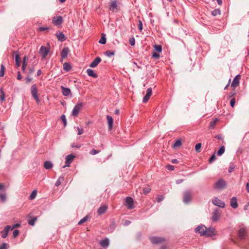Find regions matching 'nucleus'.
Returning a JSON list of instances; mask_svg holds the SVG:
<instances>
[{
	"label": "nucleus",
	"mask_w": 249,
	"mask_h": 249,
	"mask_svg": "<svg viewBox=\"0 0 249 249\" xmlns=\"http://www.w3.org/2000/svg\"><path fill=\"white\" fill-rule=\"evenodd\" d=\"M191 194L190 192L186 191L183 194V201L184 203H188L191 200Z\"/></svg>",
	"instance_id": "obj_8"
},
{
	"label": "nucleus",
	"mask_w": 249,
	"mask_h": 249,
	"mask_svg": "<svg viewBox=\"0 0 249 249\" xmlns=\"http://www.w3.org/2000/svg\"><path fill=\"white\" fill-rule=\"evenodd\" d=\"M35 71V68L34 67H30L29 69V74H31Z\"/></svg>",
	"instance_id": "obj_60"
},
{
	"label": "nucleus",
	"mask_w": 249,
	"mask_h": 249,
	"mask_svg": "<svg viewBox=\"0 0 249 249\" xmlns=\"http://www.w3.org/2000/svg\"><path fill=\"white\" fill-rule=\"evenodd\" d=\"M5 67L3 64H1L0 65V77H3L5 71Z\"/></svg>",
	"instance_id": "obj_32"
},
{
	"label": "nucleus",
	"mask_w": 249,
	"mask_h": 249,
	"mask_svg": "<svg viewBox=\"0 0 249 249\" xmlns=\"http://www.w3.org/2000/svg\"><path fill=\"white\" fill-rule=\"evenodd\" d=\"M89 219V216L88 215H86L83 218H82L78 223V225H80L86 222Z\"/></svg>",
	"instance_id": "obj_30"
},
{
	"label": "nucleus",
	"mask_w": 249,
	"mask_h": 249,
	"mask_svg": "<svg viewBox=\"0 0 249 249\" xmlns=\"http://www.w3.org/2000/svg\"><path fill=\"white\" fill-rule=\"evenodd\" d=\"M150 189L149 187L144 188L143 190V194H145V195L149 193L150 192Z\"/></svg>",
	"instance_id": "obj_54"
},
{
	"label": "nucleus",
	"mask_w": 249,
	"mask_h": 249,
	"mask_svg": "<svg viewBox=\"0 0 249 249\" xmlns=\"http://www.w3.org/2000/svg\"><path fill=\"white\" fill-rule=\"evenodd\" d=\"M27 60H28V58L27 57V56H25L23 58L22 66L26 67L27 65Z\"/></svg>",
	"instance_id": "obj_47"
},
{
	"label": "nucleus",
	"mask_w": 249,
	"mask_h": 249,
	"mask_svg": "<svg viewBox=\"0 0 249 249\" xmlns=\"http://www.w3.org/2000/svg\"><path fill=\"white\" fill-rule=\"evenodd\" d=\"M118 3L117 0H111L109 3V9L114 11L117 8Z\"/></svg>",
	"instance_id": "obj_20"
},
{
	"label": "nucleus",
	"mask_w": 249,
	"mask_h": 249,
	"mask_svg": "<svg viewBox=\"0 0 249 249\" xmlns=\"http://www.w3.org/2000/svg\"><path fill=\"white\" fill-rule=\"evenodd\" d=\"M221 14V11L219 9H215L212 12V15L213 16L220 15Z\"/></svg>",
	"instance_id": "obj_34"
},
{
	"label": "nucleus",
	"mask_w": 249,
	"mask_h": 249,
	"mask_svg": "<svg viewBox=\"0 0 249 249\" xmlns=\"http://www.w3.org/2000/svg\"><path fill=\"white\" fill-rule=\"evenodd\" d=\"M138 28L141 31L142 30V23L141 20L139 21Z\"/></svg>",
	"instance_id": "obj_58"
},
{
	"label": "nucleus",
	"mask_w": 249,
	"mask_h": 249,
	"mask_svg": "<svg viewBox=\"0 0 249 249\" xmlns=\"http://www.w3.org/2000/svg\"><path fill=\"white\" fill-rule=\"evenodd\" d=\"M154 49L155 51L160 53L162 51V48L160 45H156L154 46Z\"/></svg>",
	"instance_id": "obj_39"
},
{
	"label": "nucleus",
	"mask_w": 249,
	"mask_h": 249,
	"mask_svg": "<svg viewBox=\"0 0 249 249\" xmlns=\"http://www.w3.org/2000/svg\"><path fill=\"white\" fill-rule=\"evenodd\" d=\"M182 144L181 141H176L175 143L172 145L173 148H176L179 147Z\"/></svg>",
	"instance_id": "obj_37"
},
{
	"label": "nucleus",
	"mask_w": 249,
	"mask_h": 249,
	"mask_svg": "<svg viewBox=\"0 0 249 249\" xmlns=\"http://www.w3.org/2000/svg\"><path fill=\"white\" fill-rule=\"evenodd\" d=\"M75 156L72 154H70L66 157V165L63 166V168L66 167H69L70 164L72 162Z\"/></svg>",
	"instance_id": "obj_3"
},
{
	"label": "nucleus",
	"mask_w": 249,
	"mask_h": 249,
	"mask_svg": "<svg viewBox=\"0 0 249 249\" xmlns=\"http://www.w3.org/2000/svg\"><path fill=\"white\" fill-rule=\"evenodd\" d=\"M125 202L129 209H131L133 208V200L131 197H126L125 199Z\"/></svg>",
	"instance_id": "obj_15"
},
{
	"label": "nucleus",
	"mask_w": 249,
	"mask_h": 249,
	"mask_svg": "<svg viewBox=\"0 0 249 249\" xmlns=\"http://www.w3.org/2000/svg\"><path fill=\"white\" fill-rule=\"evenodd\" d=\"M86 72L88 75L90 77L93 78H97L98 77L97 74L92 69H88L87 70Z\"/></svg>",
	"instance_id": "obj_24"
},
{
	"label": "nucleus",
	"mask_w": 249,
	"mask_h": 249,
	"mask_svg": "<svg viewBox=\"0 0 249 249\" xmlns=\"http://www.w3.org/2000/svg\"><path fill=\"white\" fill-rule=\"evenodd\" d=\"M0 199L2 202H4L6 200V194H0Z\"/></svg>",
	"instance_id": "obj_38"
},
{
	"label": "nucleus",
	"mask_w": 249,
	"mask_h": 249,
	"mask_svg": "<svg viewBox=\"0 0 249 249\" xmlns=\"http://www.w3.org/2000/svg\"><path fill=\"white\" fill-rule=\"evenodd\" d=\"M152 94V89L149 88L147 89L146 95L143 97L142 99L143 103H146L149 99Z\"/></svg>",
	"instance_id": "obj_11"
},
{
	"label": "nucleus",
	"mask_w": 249,
	"mask_h": 249,
	"mask_svg": "<svg viewBox=\"0 0 249 249\" xmlns=\"http://www.w3.org/2000/svg\"><path fill=\"white\" fill-rule=\"evenodd\" d=\"M36 220H37V217H34L33 218H32V219L29 220L28 221V223L30 225L34 226L35 225V223Z\"/></svg>",
	"instance_id": "obj_40"
},
{
	"label": "nucleus",
	"mask_w": 249,
	"mask_h": 249,
	"mask_svg": "<svg viewBox=\"0 0 249 249\" xmlns=\"http://www.w3.org/2000/svg\"><path fill=\"white\" fill-rule=\"evenodd\" d=\"M216 138L218 140H222L224 139V137L223 136H222V135L221 134H219L218 135H217Z\"/></svg>",
	"instance_id": "obj_63"
},
{
	"label": "nucleus",
	"mask_w": 249,
	"mask_h": 249,
	"mask_svg": "<svg viewBox=\"0 0 249 249\" xmlns=\"http://www.w3.org/2000/svg\"><path fill=\"white\" fill-rule=\"evenodd\" d=\"M81 145L78 142H73L71 144V146L72 148H79Z\"/></svg>",
	"instance_id": "obj_42"
},
{
	"label": "nucleus",
	"mask_w": 249,
	"mask_h": 249,
	"mask_svg": "<svg viewBox=\"0 0 249 249\" xmlns=\"http://www.w3.org/2000/svg\"><path fill=\"white\" fill-rule=\"evenodd\" d=\"M31 91L33 98L36 100V102L38 103L40 100L37 95V89L36 85H33L31 87Z\"/></svg>",
	"instance_id": "obj_1"
},
{
	"label": "nucleus",
	"mask_w": 249,
	"mask_h": 249,
	"mask_svg": "<svg viewBox=\"0 0 249 249\" xmlns=\"http://www.w3.org/2000/svg\"><path fill=\"white\" fill-rule=\"evenodd\" d=\"M70 50L68 47L64 48L60 53L61 58L62 59H65L66 58Z\"/></svg>",
	"instance_id": "obj_18"
},
{
	"label": "nucleus",
	"mask_w": 249,
	"mask_h": 249,
	"mask_svg": "<svg viewBox=\"0 0 249 249\" xmlns=\"http://www.w3.org/2000/svg\"><path fill=\"white\" fill-rule=\"evenodd\" d=\"M19 234V231L18 230H15L13 231V236L14 238H16Z\"/></svg>",
	"instance_id": "obj_55"
},
{
	"label": "nucleus",
	"mask_w": 249,
	"mask_h": 249,
	"mask_svg": "<svg viewBox=\"0 0 249 249\" xmlns=\"http://www.w3.org/2000/svg\"><path fill=\"white\" fill-rule=\"evenodd\" d=\"M220 217V213L218 211V210H215L213 213H212V220L213 222L217 221Z\"/></svg>",
	"instance_id": "obj_14"
},
{
	"label": "nucleus",
	"mask_w": 249,
	"mask_h": 249,
	"mask_svg": "<svg viewBox=\"0 0 249 249\" xmlns=\"http://www.w3.org/2000/svg\"><path fill=\"white\" fill-rule=\"evenodd\" d=\"M44 167L46 169H50L53 167V164L51 161L47 160L44 162Z\"/></svg>",
	"instance_id": "obj_28"
},
{
	"label": "nucleus",
	"mask_w": 249,
	"mask_h": 249,
	"mask_svg": "<svg viewBox=\"0 0 249 249\" xmlns=\"http://www.w3.org/2000/svg\"><path fill=\"white\" fill-rule=\"evenodd\" d=\"M226 182L223 179H219L215 183V187L218 189H221L226 187Z\"/></svg>",
	"instance_id": "obj_9"
},
{
	"label": "nucleus",
	"mask_w": 249,
	"mask_h": 249,
	"mask_svg": "<svg viewBox=\"0 0 249 249\" xmlns=\"http://www.w3.org/2000/svg\"><path fill=\"white\" fill-rule=\"evenodd\" d=\"M56 36L59 41H63L65 39V35L62 32L56 33Z\"/></svg>",
	"instance_id": "obj_27"
},
{
	"label": "nucleus",
	"mask_w": 249,
	"mask_h": 249,
	"mask_svg": "<svg viewBox=\"0 0 249 249\" xmlns=\"http://www.w3.org/2000/svg\"><path fill=\"white\" fill-rule=\"evenodd\" d=\"M83 105V103L81 102L75 105L72 109V115L74 116H77L80 109L82 108Z\"/></svg>",
	"instance_id": "obj_2"
},
{
	"label": "nucleus",
	"mask_w": 249,
	"mask_h": 249,
	"mask_svg": "<svg viewBox=\"0 0 249 249\" xmlns=\"http://www.w3.org/2000/svg\"><path fill=\"white\" fill-rule=\"evenodd\" d=\"M99 152L100 151L98 150L92 149L90 151L89 153L91 155H94L96 154H98Z\"/></svg>",
	"instance_id": "obj_52"
},
{
	"label": "nucleus",
	"mask_w": 249,
	"mask_h": 249,
	"mask_svg": "<svg viewBox=\"0 0 249 249\" xmlns=\"http://www.w3.org/2000/svg\"><path fill=\"white\" fill-rule=\"evenodd\" d=\"M107 119L108 124V128L109 130L111 129L113 125V119L112 117L109 115L107 116Z\"/></svg>",
	"instance_id": "obj_26"
},
{
	"label": "nucleus",
	"mask_w": 249,
	"mask_h": 249,
	"mask_svg": "<svg viewBox=\"0 0 249 249\" xmlns=\"http://www.w3.org/2000/svg\"><path fill=\"white\" fill-rule=\"evenodd\" d=\"M99 42L101 44H105L106 43V37L105 34H102V36L99 41Z\"/></svg>",
	"instance_id": "obj_31"
},
{
	"label": "nucleus",
	"mask_w": 249,
	"mask_h": 249,
	"mask_svg": "<svg viewBox=\"0 0 249 249\" xmlns=\"http://www.w3.org/2000/svg\"><path fill=\"white\" fill-rule=\"evenodd\" d=\"M106 55L108 57H111L114 55L115 53L113 51H107L105 53Z\"/></svg>",
	"instance_id": "obj_44"
},
{
	"label": "nucleus",
	"mask_w": 249,
	"mask_h": 249,
	"mask_svg": "<svg viewBox=\"0 0 249 249\" xmlns=\"http://www.w3.org/2000/svg\"><path fill=\"white\" fill-rule=\"evenodd\" d=\"M238 235L239 238L243 239L245 238L246 235V230L245 228H241L238 231Z\"/></svg>",
	"instance_id": "obj_23"
},
{
	"label": "nucleus",
	"mask_w": 249,
	"mask_h": 249,
	"mask_svg": "<svg viewBox=\"0 0 249 249\" xmlns=\"http://www.w3.org/2000/svg\"><path fill=\"white\" fill-rule=\"evenodd\" d=\"M61 119L64 124V126H66L67 125V119L65 115H62L61 116Z\"/></svg>",
	"instance_id": "obj_43"
},
{
	"label": "nucleus",
	"mask_w": 249,
	"mask_h": 249,
	"mask_svg": "<svg viewBox=\"0 0 249 249\" xmlns=\"http://www.w3.org/2000/svg\"><path fill=\"white\" fill-rule=\"evenodd\" d=\"M63 22V18L61 16L54 17L52 19V23L55 26H59Z\"/></svg>",
	"instance_id": "obj_6"
},
{
	"label": "nucleus",
	"mask_w": 249,
	"mask_h": 249,
	"mask_svg": "<svg viewBox=\"0 0 249 249\" xmlns=\"http://www.w3.org/2000/svg\"><path fill=\"white\" fill-rule=\"evenodd\" d=\"M201 147V143H197L195 146V150L196 152H199L200 149Z\"/></svg>",
	"instance_id": "obj_45"
},
{
	"label": "nucleus",
	"mask_w": 249,
	"mask_h": 249,
	"mask_svg": "<svg viewBox=\"0 0 249 249\" xmlns=\"http://www.w3.org/2000/svg\"><path fill=\"white\" fill-rule=\"evenodd\" d=\"M77 129L78 131V133H77L78 135H81L83 133V128H80L79 127H77Z\"/></svg>",
	"instance_id": "obj_61"
},
{
	"label": "nucleus",
	"mask_w": 249,
	"mask_h": 249,
	"mask_svg": "<svg viewBox=\"0 0 249 249\" xmlns=\"http://www.w3.org/2000/svg\"><path fill=\"white\" fill-rule=\"evenodd\" d=\"M129 42L131 46H134L135 45V38L134 37H131L129 39Z\"/></svg>",
	"instance_id": "obj_53"
},
{
	"label": "nucleus",
	"mask_w": 249,
	"mask_h": 249,
	"mask_svg": "<svg viewBox=\"0 0 249 249\" xmlns=\"http://www.w3.org/2000/svg\"><path fill=\"white\" fill-rule=\"evenodd\" d=\"M225 152V147L224 146H222L220 147L219 150L217 151V155L218 156H221Z\"/></svg>",
	"instance_id": "obj_35"
},
{
	"label": "nucleus",
	"mask_w": 249,
	"mask_h": 249,
	"mask_svg": "<svg viewBox=\"0 0 249 249\" xmlns=\"http://www.w3.org/2000/svg\"><path fill=\"white\" fill-rule=\"evenodd\" d=\"M63 180H64L63 177H59L55 183V185L56 186H59L61 184V183L62 182V181Z\"/></svg>",
	"instance_id": "obj_33"
},
{
	"label": "nucleus",
	"mask_w": 249,
	"mask_h": 249,
	"mask_svg": "<svg viewBox=\"0 0 249 249\" xmlns=\"http://www.w3.org/2000/svg\"><path fill=\"white\" fill-rule=\"evenodd\" d=\"M206 227L203 225L197 226L195 230L196 233H198L201 236H203L205 233Z\"/></svg>",
	"instance_id": "obj_4"
},
{
	"label": "nucleus",
	"mask_w": 249,
	"mask_h": 249,
	"mask_svg": "<svg viewBox=\"0 0 249 249\" xmlns=\"http://www.w3.org/2000/svg\"><path fill=\"white\" fill-rule=\"evenodd\" d=\"M11 229V226L9 225L6 226L4 229L1 231V237L3 238H5L7 236L8 232L9 230Z\"/></svg>",
	"instance_id": "obj_16"
},
{
	"label": "nucleus",
	"mask_w": 249,
	"mask_h": 249,
	"mask_svg": "<svg viewBox=\"0 0 249 249\" xmlns=\"http://www.w3.org/2000/svg\"><path fill=\"white\" fill-rule=\"evenodd\" d=\"M61 89H62V93L64 96H68L71 93V90L70 89L65 88L64 86H61Z\"/></svg>",
	"instance_id": "obj_17"
},
{
	"label": "nucleus",
	"mask_w": 249,
	"mask_h": 249,
	"mask_svg": "<svg viewBox=\"0 0 249 249\" xmlns=\"http://www.w3.org/2000/svg\"><path fill=\"white\" fill-rule=\"evenodd\" d=\"M246 190H247V192L248 193H249V179L248 182L246 184Z\"/></svg>",
	"instance_id": "obj_64"
},
{
	"label": "nucleus",
	"mask_w": 249,
	"mask_h": 249,
	"mask_svg": "<svg viewBox=\"0 0 249 249\" xmlns=\"http://www.w3.org/2000/svg\"><path fill=\"white\" fill-rule=\"evenodd\" d=\"M164 199V197L163 196H159L157 198V201L158 202H160Z\"/></svg>",
	"instance_id": "obj_57"
},
{
	"label": "nucleus",
	"mask_w": 249,
	"mask_h": 249,
	"mask_svg": "<svg viewBox=\"0 0 249 249\" xmlns=\"http://www.w3.org/2000/svg\"><path fill=\"white\" fill-rule=\"evenodd\" d=\"M15 60L16 63H19L20 62V58L18 53H17L15 55Z\"/></svg>",
	"instance_id": "obj_51"
},
{
	"label": "nucleus",
	"mask_w": 249,
	"mask_h": 249,
	"mask_svg": "<svg viewBox=\"0 0 249 249\" xmlns=\"http://www.w3.org/2000/svg\"><path fill=\"white\" fill-rule=\"evenodd\" d=\"M71 69V65L68 63H64L63 64V69L67 71H70Z\"/></svg>",
	"instance_id": "obj_29"
},
{
	"label": "nucleus",
	"mask_w": 249,
	"mask_h": 249,
	"mask_svg": "<svg viewBox=\"0 0 249 249\" xmlns=\"http://www.w3.org/2000/svg\"><path fill=\"white\" fill-rule=\"evenodd\" d=\"M216 160V157H215V153H214L210 157L209 161L210 163H212L214 160Z\"/></svg>",
	"instance_id": "obj_48"
},
{
	"label": "nucleus",
	"mask_w": 249,
	"mask_h": 249,
	"mask_svg": "<svg viewBox=\"0 0 249 249\" xmlns=\"http://www.w3.org/2000/svg\"><path fill=\"white\" fill-rule=\"evenodd\" d=\"M231 206L233 209H236L238 207V204L237 202V198L235 196H233L230 200Z\"/></svg>",
	"instance_id": "obj_21"
},
{
	"label": "nucleus",
	"mask_w": 249,
	"mask_h": 249,
	"mask_svg": "<svg viewBox=\"0 0 249 249\" xmlns=\"http://www.w3.org/2000/svg\"><path fill=\"white\" fill-rule=\"evenodd\" d=\"M150 240L153 244L160 243L164 240L163 238L157 236L151 237Z\"/></svg>",
	"instance_id": "obj_13"
},
{
	"label": "nucleus",
	"mask_w": 249,
	"mask_h": 249,
	"mask_svg": "<svg viewBox=\"0 0 249 249\" xmlns=\"http://www.w3.org/2000/svg\"><path fill=\"white\" fill-rule=\"evenodd\" d=\"M212 202L213 204V205L222 208H224L225 206V203L223 201L220 200L217 197H215L212 200Z\"/></svg>",
	"instance_id": "obj_5"
},
{
	"label": "nucleus",
	"mask_w": 249,
	"mask_h": 249,
	"mask_svg": "<svg viewBox=\"0 0 249 249\" xmlns=\"http://www.w3.org/2000/svg\"><path fill=\"white\" fill-rule=\"evenodd\" d=\"M100 245L103 248H107L109 245V241L107 238L103 239L100 242Z\"/></svg>",
	"instance_id": "obj_22"
},
{
	"label": "nucleus",
	"mask_w": 249,
	"mask_h": 249,
	"mask_svg": "<svg viewBox=\"0 0 249 249\" xmlns=\"http://www.w3.org/2000/svg\"><path fill=\"white\" fill-rule=\"evenodd\" d=\"M101 61V59L99 57H96L94 60L90 63L89 67L91 68L96 67L98 64Z\"/></svg>",
	"instance_id": "obj_19"
},
{
	"label": "nucleus",
	"mask_w": 249,
	"mask_h": 249,
	"mask_svg": "<svg viewBox=\"0 0 249 249\" xmlns=\"http://www.w3.org/2000/svg\"><path fill=\"white\" fill-rule=\"evenodd\" d=\"M234 168H235L234 166L232 163H231L230 165V166L229 167V169H228L229 173H231Z\"/></svg>",
	"instance_id": "obj_50"
},
{
	"label": "nucleus",
	"mask_w": 249,
	"mask_h": 249,
	"mask_svg": "<svg viewBox=\"0 0 249 249\" xmlns=\"http://www.w3.org/2000/svg\"><path fill=\"white\" fill-rule=\"evenodd\" d=\"M166 168L170 171H173L175 169L174 166L172 165H167L166 166Z\"/></svg>",
	"instance_id": "obj_59"
},
{
	"label": "nucleus",
	"mask_w": 249,
	"mask_h": 249,
	"mask_svg": "<svg viewBox=\"0 0 249 249\" xmlns=\"http://www.w3.org/2000/svg\"><path fill=\"white\" fill-rule=\"evenodd\" d=\"M217 121V119H215L213 121H211L210 123V126L209 127L210 129H212L214 127V125H215L216 122Z\"/></svg>",
	"instance_id": "obj_41"
},
{
	"label": "nucleus",
	"mask_w": 249,
	"mask_h": 249,
	"mask_svg": "<svg viewBox=\"0 0 249 249\" xmlns=\"http://www.w3.org/2000/svg\"><path fill=\"white\" fill-rule=\"evenodd\" d=\"M241 78V76L239 74H238L235 76L231 84V87L232 88L237 87L239 84V81Z\"/></svg>",
	"instance_id": "obj_10"
},
{
	"label": "nucleus",
	"mask_w": 249,
	"mask_h": 249,
	"mask_svg": "<svg viewBox=\"0 0 249 249\" xmlns=\"http://www.w3.org/2000/svg\"><path fill=\"white\" fill-rule=\"evenodd\" d=\"M235 103V99L234 98H233L231 100V101H230L231 106L233 107L234 106Z\"/></svg>",
	"instance_id": "obj_56"
},
{
	"label": "nucleus",
	"mask_w": 249,
	"mask_h": 249,
	"mask_svg": "<svg viewBox=\"0 0 249 249\" xmlns=\"http://www.w3.org/2000/svg\"><path fill=\"white\" fill-rule=\"evenodd\" d=\"M36 194H37V192H36V190L33 191L29 196V199L30 200L34 199L36 197Z\"/></svg>",
	"instance_id": "obj_36"
},
{
	"label": "nucleus",
	"mask_w": 249,
	"mask_h": 249,
	"mask_svg": "<svg viewBox=\"0 0 249 249\" xmlns=\"http://www.w3.org/2000/svg\"><path fill=\"white\" fill-rule=\"evenodd\" d=\"M215 229L213 228H206L205 233H204L203 236H205L206 237H211L215 234Z\"/></svg>",
	"instance_id": "obj_7"
},
{
	"label": "nucleus",
	"mask_w": 249,
	"mask_h": 249,
	"mask_svg": "<svg viewBox=\"0 0 249 249\" xmlns=\"http://www.w3.org/2000/svg\"><path fill=\"white\" fill-rule=\"evenodd\" d=\"M107 209V207L106 205L101 206L97 211L98 214L101 215L104 213Z\"/></svg>",
	"instance_id": "obj_25"
},
{
	"label": "nucleus",
	"mask_w": 249,
	"mask_h": 249,
	"mask_svg": "<svg viewBox=\"0 0 249 249\" xmlns=\"http://www.w3.org/2000/svg\"><path fill=\"white\" fill-rule=\"evenodd\" d=\"M152 57L155 59H159L160 58V54L158 53L154 52L152 53Z\"/></svg>",
	"instance_id": "obj_49"
},
{
	"label": "nucleus",
	"mask_w": 249,
	"mask_h": 249,
	"mask_svg": "<svg viewBox=\"0 0 249 249\" xmlns=\"http://www.w3.org/2000/svg\"><path fill=\"white\" fill-rule=\"evenodd\" d=\"M7 244L6 243H3L0 246V249H7Z\"/></svg>",
	"instance_id": "obj_62"
},
{
	"label": "nucleus",
	"mask_w": 249,
	"mask_h": 249,
	"mask_svg": "<svg viewBox=\"0 0 249 249\" xmlns=\"http://www.w3.org/2000/svg\"><path fill=\"white\" fill-rule=\"evenodd\" d=\"M0 91L1 93V95L0 96V99L1 101H3L5 100V94L4 92L3 91L2 89H0Z\"/></svg>",
	"instance_id": "obj_46"
},
{
	"label": "nucleus",
	"mask_w": 249,
	"mask_h": 249,
	"mask_svg": "<svg viewBox=\"0 0 249 249\" xmlns=\"http://www.w3.org/2000/svg\"><path fill=\"white\" fill-rule=\"evenodd\" d=\"M49 49L43 46H41L40 50L39 53L43 58H45L48 54Z\"/></svg>",
	"instance_id": "obj_12"
}]
</instances>
